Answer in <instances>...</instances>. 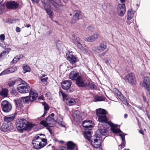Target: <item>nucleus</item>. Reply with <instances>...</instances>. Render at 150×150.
I'll return each instance as SVG.
<instances>
[{
    "instance_id": "obj_12",
    "label": "nucleus",
    "mask_w": 150,
    "mask_h": 150,
    "mask_svg": "<svg viewBox=\"0 0 150 150\" xmlns=\"http://www.w3.org/2000/svg\"><path fill=\"white\" fill-rule=\"evenodd\" d=\"M71 84V82L69 80H65L62 83V86L63 89L67 91L68 93H70L72 91L70 90Z\"/></svg>"
},
{
    "instance_id": "obj_26",
    "label": "nucleus",
    "mask_w": 150,
    "mask_h": 150,
    "mask_svg": "<svg viewBox=\"0 0 150 150\" xmlns=\"http://www.w3.org/2000/svg\"><path fill=\"white\" fill-rule=\"evenodd\" d=\"M106 43L105 42H103L97 47V49L98 50L102 52L106 49Z\"/></svg>"
},
{
    "instance_id": "obj_52",
    "label": "nucleus",
    "mask_w": 150,
    "mask_h": 150,
    "mask_svg": "<svg viewBox=\"0 0 150 150\" xmlns=\"http://www.w3.org/2000/svg\"><path fill=\"white\" fill-rule=\"evenodd\" d=\"M24 57V56L22 55H17V57L19 59H23Z\"/></svg>"
},
{
    "instance_id": "obj_11",
    "label": "nucleus",
    "mask_w": 150,
    "mask_h": 150,
    "mask_svg": "<svg viewBox=\"0 0 150 150\" xmlns=\"http://www.w3.org/2000/svg\"><path fill=\"white\" fill-rule=\"evenodd\" d=\"M126 81L132 85L135 84L136 82V79L134 74L133 73H131L127 75L125 79Z\"/></svg>"
},
{
    "instance_id": "obj_62",
    "label": "nucleus",
    "mask_w": 150,
    "mask_h": 150,
    "mask_svg": "<svg viewBox=\"0 0 150 150\" xmlns=\"http://www.w3.org/2000/svg\"><path fill=\"white\" fill-rule=\"evenodd\" d=\"M108 59L106 61H105V63L108 65V64H109V61H108Z\"/></svg>"
},
{
    "instance_id": "obj_63",
    "label": "nucleus",
    "mask_w": 150,
    "mask_h": 150,
    "mask_svg": "<svg viewBox=\"0 0 150 150\" xmlns=\"http://www.w3.org/2000/svg\"><path fill=\"white\" fill-rule=\"evenodd\" d=\"M127 114H125L124 115V118H127Z\"/></svg>"
},
{
    "instance_id": "obj_37",
    "label": "nucleus",
    "mask_w": 150,
    "mask_h": 150,
    "mask_svg": "<svg viewBox=\"0 0 150 150\" xmlns=\"http://www.w3.org/2000/svg\"><path fill=\"white\" fill-rule=\"evenodd\" d=\"M23 72L25 73L27 72H30V68L27 65L25 64L23 67Z\"/></svg>"
},
{
    "instance_id": "obj_15",
    "label": "nucleus",
    "mask_w": 150,
    "mask_h": 150,
    "mask_svg": "<svg viewBox=\"0 0 150 150\" xmlns=\"http://www.w3.org/2000/svg\"><path fill=\"white\" fill-rule=\"evenodd\" d=\"M13 128V124L11 123L9 124L4 123L1 127V131L4 132H7L12 130Z\"/></svg>"
},
{
    "instance_id": "obj_55",
    "label": "nucleus",
    "mask_w": 150,
    "mask_h": 150,
    "mask_svg": "<svg viewBox=\"0 0 150 150\" xmlns=\"http://www.w3.org/2000/svg\"><path fill=\"white\" fill-rule=\"evenodd\" d=\"M107 52V50L105 52H104L101 54H100V55L101 57V56H104L105 54Z\"/></svg>"
},
{
    "instance_id": "obj_54",
    "label": "nucleus",
    "mask_w": 150,
    "mask_h": 150,
    "mask_svg": "<svg viewBox=\"0 0 150 150\" xmlns=\"http://www.w3.org/2000/svg\"><path fill=\"white\" fill-rule=\"evenodd\" d=\"M16 32H18L21 31L20 28L18 27H16Z\"/></svg>"
},
{
    "instance_id": "obj_56",
    "label": "nucleus",
    "mask_w": 150,
    "mask_h": 150,
    "mask_svg": "<svg viewBox=\"0 0 150 150\" xmlns=\"http://www.w3.org/2000/svg\"><path fill=\"white\" fill-rule=\"evenodd\" d=\"M3 8H1V7H0V14L2 13L3 12Z\"/></svg>"
},
{
    "instance_id": "obj_5",
    "label": "nucleus",
    "mask_w": 150,
    "mask_h": 150,
    "mask_svg": "<svg viewBox=\"0 0 150 150\" xmlns=\"http://www.w3.org/2000/svg\"><path fill=\"white\" fill-rule=\"evenodd\" d=\"M28 121L23 118L18 119L16 123L17 128L20 132H22L25 129L27 124Z\"/></svg>"
},
{
    "instance_id": "obj_42",
    "label": "nucleus",
    "mask_w": 150,
    "mask_h": 150,
    "mask_svg": "<svg viewBox=\"0 0 150 150\" xmlns=\"http://www.w3.org/2000/svg\"><path fill=\"white\" fill-rule=\"evenodd\" d=\"M62 95V96L63 100H66L67 101V100L69 99V96L66 94H65L64 93L62 92H61Z\"/></svg>"
},
{
    "instance_id": "obj_58",
    "label": "nucleus",
    "mask_w": 150,
    "mask_h": 150,
    "mask_svg": "<svg viewBox=\"0 0 150 150\" xmlns=\"http://www.w3.org/2000/svg\"><path fill=\"white\" fill-rule=\"evenodd\" d=\"M47 110H44V112L43 115L42 116H44L45 115V114H46L47 113Z\"/></svg>"
},
{
    "instance_id": "obj_30",
    "label": "nucleus",
    "mask_w": 150,
    "mask_h": 150,
    "mask_svg": "<svg viewBox=\"0 0 150 150\" xmlns=\"http://www.w3.org/2000/svg\"><path fill=\"white\" fill-rule=\"evenodd\" d=\"M119 135L120 136L121 139L122 140V142L121 144H120V145L119 146H121V148H122L124 147L125 146V135L122 134H120Z\"/></svg>"
},
{
    "instance_id": "obj_44",
    "label": "nucleus",
    "mask_w": 150,
    "mask_h": 150,
    "mask_svg": "<svg viewBox=\"0 0 150 150\" xmlns=\"http://www.w3.org/2000/svg\"><path fill=\"white\" fill-rule=\"evenodd\" d=\"M15 21V20L13 19L10 18L7 20L6 22V23H8L9 24H11L13 23V22Z\"/></svg>"
},
{
    "instance_id": "obj_39",
    "label": "nucleus",
    "mask_w": 150,
    "mask_h": 150,
    "mask_svg": "<svg viewBox=\"0 0 150 150\" xmlns=\"http://www.w3.org/2000/svg\"><path fill=\"white\" fill-rule=\"evenodd\" d=\"M86 87H88L91 89H95L96 88V86L92 82H89L87 83V86Z\"/></svg>"
},
{
    "instance_id": "obj_59",
    "label": "nucleus",
    "mask_w": 150,
    "mask_h": 150,
    "mask_svg": "<svg viewBox=\"0 0 150 150\" xmlns=\"http://www.w3.org/2000/svg\"><path fill=\"white\" fill-rule=\"evenodd\" d=\"M143 100L144 101V102H145L146 100V97L144 96L143 97Z\"/></svg>"
},
{
    "instance_id": "obj_47",
    "label": "nucleus",
    "mask_w": 150,
    "mask_h": 150,
    "mask_svg": "<svg viewBox=\"0 0 150 150\" xmlns=\"http://www.w3.org/2000/svg\"><path fill=\"white\" fill-rule=\"evenodd\" d=\"M15 81H10L8 83V85L10 87L12 86L15 84Z\"/></svg>"
},
{
    "instance_id": "obj_45",
    "label": "nucleus",
    "mask_w": 150,
    "mask_h": 150,
    "mask_svg": "<svg viewBox=\"0 0 150 150\" xmlns=\"http://www.w3.org/2000/svg\"><path fill=\"white\" fill-rule=\"evenodd\" d=\"M43 105H44V110H48L49 109V107L47 104L45 102L43 103Z\"/></svg>"
},
{
    "instance_id": "obj_8",
    "label": "nucleus",
    "mask_w": 150,
    "mask_h": 150,
    "mask_svg": "<svg viewBox=\"0 0 150 150\" xmlns=\"http://www.w3.org/2000/svg\"><path fill=\"white\" fill-rule=\"evenodd\" d=\"M1 107L5 112H8L11 110L12 105L11 103L6 100H4L1 102Z\"/></svg>"
},
{
    "instance_id": "obj_21",
    "label": "nucleus",
    "mask_w": 150,
    "mask_h": 150,
    "mask_svg": "<svg viewBox=\"0 0 150 150\" xmlns=\"http://www.w3.org/2000/svg\"><path fill=\"white\" fill-rule=\"evenodd\" d=\"M66 56L68 60L72 64L75 63L76 62V58L73 55L72 52H67L66 53Z\"/></svg>"
},
{
    "instance_id": "obj_27",
    "label": "nucleus",
    "mask_w": 150,
    "mask_h": 150,
    "mask_svg": "<svg viewBox=\"0 0 150 150\" xmlns=\"http://www.w3.org/2000/svg\"><path fill=\"white\" fill-rule=\"evenodd\" d=\"M8 94V90L6 88H2L0 91V95L3 97H7Z\"/></svg>"
},
{
    "instance_id": "obj_4",
    "label": "nucleus",
    "mask_w": 150,
    "mask_h": 150,
    "mask_svg": "<svg viewBox=\"0 0 150 150\" xmlns=\"http://www.w3.org/2000/svg\"><path fill=\"white\" fill-rule=\"evenodd\" d=\"M100 134L96 133L95 135L92 137L91 142L92 146L95 148H97L100 147L101 144V137Z\"/></svg>"
},
{
    "instance_id": "obj_3",
    "label": "nucleus",
    "mask_w": 150,
    "mask_h": 150,
    "mask_svg": "<svg viewBox=\"0 0 150 150\" xmlns=\"http://www.w3.org/2000/svg\"><path fill=\"white\" fill-rule=\"evenodd\" d=\"M29 94V96L23 97L21 98V100L23 102L27 103H28L29 101L31 102L35 100L38 97V94L34 90L31 89L30 91Z\"/></svg>"
},
{
    "instance_id": "obj_40",
    "label": "nucleus",
    "mask_w": 150,
    "mask_h": 150,
    "mask_svg": "<svg viewBox=\"0 0 150 150\" xmlns=\"http://www.w3.org/2000/svg\"><path fill=\"white\" fill-rule=\"evenodd\" d=\"M40 79L41 81L42 82H45L47 81L48 77L46 76L45 75L42 74L40 77Z\"/></svg>"
},
{
    "instance_id": "obj_16",
    "label": "nucleus",
    "mask_w": 150,
    "mask_h": 150,
    "mask_svg": "<svg viewBox=\"0 0 150 150\" xmlns=\"http://www.w3.org/2000/svg\"><path fill=\"white\" fill-rule=\"evenodd\" d=\"M54 121V119L49 116L46 118V121L42 120L41 121L40 124L45 127L50 126V124Z\"/></svg>"
},
{
    "instance_id": "obj_49",
    "label": "nucleus",
    "mask_w": 150,
    "mask_h": 150,
    "mask_svg": "<svg viewBox=\"0 0 150 150\" xmlns=\"http://www.w3.org/2000/svg\"><path fill=\"white\" fill-rule=\"evenodd\" d=\"M87 29L92 32L94 30V28L93 26H89L87 27Z\"/></svg>"
},
{
    "instance_id": "obj_2",
    "label": "nucleus",
    "mask_w": 150,
    "mask_h": 150,
    "mask_svg": "<svg viewBox=\"0 0 150 150\" xmlns=\"http://www.w3.org/2000/svg\"><path fill=\"white\" fill-rule=\"evenodd\" d=\"M106 113L107 112L104 109L99 108L96 110V115L98 117V120L99 122L105 123L108 122L106 116Z\"/></svg>"
},
{
    "instance_id": "obj_31",
    "label": "nucleus",
    "mask_w": 150,
    "mask_h": 150,
    "mask_svg": "<svg viewBox=\"0 0 150 150\" xmlns=\"http://www.w3.org/2000/svg\"><path fill=\"white\" fill-rule=\"evenodd\" d=\"M85 137L88 141L90 142L91 137V132L90 131H87L85 132Z\"/></svg>"
},
{
    "instance_id": "obj_10",
    "label": "nucleus",
    "mask_w": 150,
    "mask_h": 150,
    "mask_svg": "<svg viewBox=\"0 0 150 150\" xmlns=\"http://www.w3.org/2000/svg\"><path fill=\"white\" fill-rule=\"evenodd\" d=\"M140 85L142 87H144L147 91H150V80L149 77H144L143 81L140 82Z\"/></svg>"
},
{
    "instance_id": "obj_43",
    "label": "nucleus",
    "mask_w": 150,
    "mask_h": 150,
    "mask_svg": "<svg viewBox=\"0 0 150 150\" xmlns=\"http://www.w3.org/2000/svg\"><path fill=\"white\" fill-rule=\"evenodd\" d=\"M15 102L16 107H18L20 106L21 105V102H22V101L21 100H21L18 99L15 100Z\"/></svg>"
},
{
    "instance_id": "obj_17",
    "label": "nucleus",
    "mask_w": 150,
    "mask_h": 150,
    "mask_svg": "<svg viewBox=\"0 0 150 150\" xmlns=\"http://www.w3.org/2000/svg\"><path fill=\"white\" fill-rule=\"evenodd\" d=\"M111 127V130L113 133L117 134L121 132L120 129L117 128L118 125L113 124L111 122H108L107 123Z\"/></svg>"
},
{
    "instance_id": "obj_35",
    "label": "nucleus",
    "mask_w": 150,
    "mask_h": 150,
    "mask_svg": "<svg viewBox=\"0 0 150 150\" xmlns=\"http://www.w3.org/2000/svg\"><path fill=\"white\" fill-rule=\"evenodd\" d=\"M117 96L118 98L123 102L124 104L125 105L128 104L125 98L121 93H120V94H119Z\"/></svg>"
},
{
    "instance_id": "obj_22",
    "label": "nucleus",
    "mask_w": 150,
    "mask_h": 150,
    "mask_svg": "<svg viewBox=\"0 0 150 150\" xmlns=\"http://www.w3.org/2000/svg\"><path fill=\"white\" fill-rule=\"evenodd\" d=\"M16 115V113H15L14 114L4 117V120L5 122L8 123V124L11 123V122L15 118Z\"/></svg>"
},
{
    "instance_id": "obj_9",
    "label": "nucleus",
    "mask_w": 150,
    "mask_h": 150,
    "mask_svg": "<svg viewBox=\"0 0 150 150\" xmlns=\"http://www.w3.org/2000/svg\"><path fill=\"white\" fill-rule=\"evenodd\" d=\"M42 5L46 11L47 14L50 17H52L53 15V13L50 8V4L48 2L47 0H42Z\"/></svg>"
},
{
    "instance_id": "obj_34",
    "label": "nucleus",
    "mask_w": 150,
    "mask_h": 150,
    "mask_svg": "<svg viewBox=\"0 0 150 150\" xmlns=\"http://www.w3.org/2000/svg\"><path fill=\"white\" fill-rule=\"evenodd\" d=\"M26 125L27 126H26L24 129V130L26 131L30 130L32 128L35 126V125L34 124H33L29 122L28 121L27 124Z\"/></svg>"
},
{
    "instance_id": "obj_6",
    "label": "nucleus",
    "mask_w": 150,
    "mask_h": 150,
    "mask_svg": "<svg viewBox=\"0 0 150 150\" xmlns=\"http://www.w3.org/2000/svg\"><path fill=\"white\" fill-rule=\"evenodd\" d=\"M18 89L19 92L20 93H25L29 92L30 89V87L28 83L23 81V82L18 85Z\"/></svg>"
},
{
    "instance_id": "obj_51",
    "label": "nucleus",
    "mask_w": 150,
    "mask_h": 150,
    "mask_svg": "<svg viewBox=\"0 0 150 150\" xmlns=\"http://www.w3.org/2000/svg\"><path fill=\"white\" fill-rule=\"evenodd\" d=\"M58 150H67V148L64 146L59 147Z\"/></svg>"
},
{
    "instance_id": "obj_53",
    "label": "nucleus",
    "mask_w": 150,
    "mask_h": 150,
    "mask_svg": "<svg viewBox=\"0 0 150 150\" xmlns=\"http://www.w3.org/2000/svg\"><path fill=\"white\" fill-rule=\"evenodd\" d=\"M50 2L51 3H52V4L54 6H55L57 4V3L53 0H51L50 1Z\"/></svg>"
},
{
    "instance_id": "obj_33",
    "label": "nucleus",
    "mask_w": 150,
    "mask_h": 150,
    "mask_svg": "<svg viewBox=\"0 0 150 150\" xmlns=\"http://www.w3.org/2000/svg\"><path fill=\"white\" fill-rule=\"evenodd\" d=\"M135 12L134 13L131 10H129L127 11V18L128 20H130L133 17Z\"/></svg>"
},
{
    "instance_id": "obj_13",
    "label": "nucleus",
    "mask_w": 150,
    "mask_h": 150,
    "mask_svg": "<svg viewBox=\"0 0 150 150\" xmlns=\"http://www.w3.org/2000/svg\"><path fill=\"white\" fill-rule=\"evenodd\" d=\"M81 13V11L79 10H76V11L71 21V23L72 24H74L77 21L82 18Z\"/></svg>"
},
{
    "instance_id": "obj_57",
    "label": "nucleus",
    "mask_w": 150,
    "mask_h": 150,
    "mask_svg": "<svg viewBox=\"0 0 150 150\" xmlns=\"http://www.w3.org/2000/svg\"><path fill=\"white\" fill-rule=\"evenodd\" d=\"M139 133L142 134H144L142 130H139Z\"/></svg>"
},
{
    "instance_id": "obj_20",
    "label": "nucleus",
    "mask_w": 150,
    "mask_h": 150,
    "mask_svg": "<svg viewBox=\"0 0 150 150\" xmlns=\"http://www.w3.org/2000/svg\"><path fill=\"white\" fill-rule=\"evenodd\" d=\"M6 6L8 9H16L18 6V4L14 1H9L6 3Z\"/></svg>"
},
{
    "instance_id": "obj_41",
    "label": "nucleus",
    "mask_w": 150,
    "mask_h": 150,
    "mask_svg": "<svg viewBox=\"0 0 150 150\" xmlns=\"http://www.w3.org/2000/svg\"><path fill=\"white\" fill-rule=\"evenodd\" d=\"M10 49L9 48H6L4 50L3 52L1 53L4 56L8 54L10 51Z\"/></svg>"
},
{
    "instance_id": "obj_25",
    "label": "nucleus",
    "mask_w": 150,
    "mask_h": 150,
    "mask_svg": "<svg viewBox=\"0 0 150 150\" xmlns=\"http://www.w3.org/2000/svg\"><path fill=\"white\" fill-rule=\"evenodd\" d=\"M15 68V67H12L11 68H9L7 69H5L1 73V75H3L13 72L15 70V69L13 70V69H14Z\"/></svg>"
},
{
    "instance_id": "obj_19",
    "label": "nucleus",
    "mask_w": 150,
    "mask_h": 150,
    "mask_svg": "<svg viewBox=\"0 0 150 150\" xmlns=\"http://www.w3.org/2000/svg\"><path fill=\"white\" fill-rule=\"evenodd\" d=\"M99 35L98 33H94L92 36L87 37L84 39L85 41L88 42H92L96 40L98 38Z\"/></svg>"
},
{
    "instance_id": "obj_64",
    "label": "nucleus",
    "mask_w": 150,
    "mask_h": 150,
    "mask_svg": "<svg viewBox=\"0 0 150 150\" xmlns=\"http://www.w3.org/2000/svg\"><path fill=\"white\" fill-rule=\"evenodd\" d=\"M46 128L47 129H48V131L50 132V133L51 132V131L49 128L47 127Z\"/></svg>"
},
{
    "instance_id": "obj_1",
    "label": "nucleus",
    "mask_w": 150,
    "mask_h": 150,
    "mask_svg": "<svg viewBox=\"0 0 150 150\" xmlns=\"http://www.w3.org/2000/svg\"><path fill=\"white\" fill-rule=\"evenodd\" d=\"M45 138V135L43 134H38L35 136L32 140L33 147L37 149L43 147L47 143V140Z\"/></svg>"
},
{
    "instance_id": "obj_32",
    "label": "nucleus",
    "mask_w": 150,
    "mask_h": 150,
    "mask_svg": "<svg viewBox=\"0 0 150 150\" xmlns=\"http://www.w3.org/2000/svg\"><path fill=\"white\" fill-rule=\"evenodd\" d=\"M73 116L75 120L79 119L81 117V113L78 111H75L73 115Z\"/></svg>"
},
{
    "instance_id": "obj_14",
    "label": "nucleus",
    "mask_w": 150,
    "mask_h": 150,
    "mask_svg": "<svg viewBox=\"0 0 150 150\" xmlns=\"http://www.w3.org/2000/svg\"><path fill=\"white\" fill-rule=\"evenodd\" d=\"M76 84L79 87H86L87 86L86 81L80 76H78L76 80Z\"/></svg>"
},
{
    "instance_id": "obj_48",
    "label": "nucleus",
    "mask_w": 150,
    "mask_h": 150,
    "mask_svg": "<svg viewBox=\"0 0 150 150\" xmlns=\"http://www.w3.org/2000/svg\"><path fill=\"white\" fill-rule=\"evenodd\" d=\"M19 60L18 58L17 57V56L16 57H15L13 59L11 63L12 64L16 63L17 61Z\"/></svg>"
},
{
    "instance_id": "obj_36",
    "label": "nucleus",
    "mask_w": 150,
    "mask_h": 150,
    "mask_svg": "<svg viewBox=\"0 0 150 150\" xmlns=\"http://www.w3.org/2000/svg\"><path fill=\"white\" fill-rule=\"evenodd\" d=\"M87 122L86 121H84L83 122L82 125L86 129L90 130L92 128V125L86 124Z\"/></svg>"
},
{
    "instance_id": "obj_38",
    "label": "nucleus",
    "mask_w": 150,
    "mask_h": 150,
    "mask_svg": "<svg viewBox=\"0 0 150 150\" xmlns=\"http://www.w3.org/2000/svg\"><path fill=\"white\" fill-rule=\"evenodd\" d=\"M95 101H103L105 100V98L103 96H96L95 97Z\"/></svg>"
},
{
    "instance_id": "obj_50",
    "label": "nucleus",
    "mask_w": 150,
    "mask_h": 150,
    "mask_svg": "<svg viewBox=\"0 0 150 150\" xmlns=\"http://www.w3.org/2000/svg\"><path fill=\"white\" fill-rule=\"evenodd\" d=\"M5 38V36L4 34H2L0 35V39L1 40H4Z\"/></svg>"
},
{
    "instance_id": "obj_46",
    "label": "nucleus",
    "mask_w": 150,
    "mask_h": 150,
    "mask_svg": "<svg viewBox=\"0 0 150 150\" xmlns=\"http://www.w3.org/2000/svg\"><path fill=\"white\" fill-rule=\"evenodd\" d=\"M113 90L114 92L116 94L117 96L119 95V94H120V93H121L119 90L117 88H114L113 89Z\"/></svg>"
},
{
    "instance_id": "obj_7",
    "label": "nucleus",
    "mask_w": 150,
    "mask_h": 150,
    "mask_svg": "<svg viewBox=\"0 0 150 150\" xmlns=\"http://www.w3.org/2000/svg\"><path fill=\"white\" fill-rule=\"evenodd\" d=\"M73 42L75 45L79 48L81 50L83 51L87 52L88 51L85 45L83 44V42L79 38L77 37H74V40Z\"/></svg>"
},
{
    "instance_id": "obj_18",
    "label": "nucleus",
    "mask_w": 150,
    "mask_h": 150,
    "mask_svg": "<svg viewBox=\"0 0 150 150\" xmlns=\"http://www.w3.org/2000/svg\"><path fill=\"white\" fill-rule=\"evenodd\" d=\"M117 12L120 16H123L125 12V6L124 4H119L117 6Z\"/></svg>"
},
{
    "instance_id": "obj_28",
    "label": "nucleus",
    "mask_w": 150,
    "mask_h": 150,
    "mask_svg": "<svg viewBox=\"0 0 150 150\" xmlns=\"http://www.w3.org/2000/svg\"><path fill=\"white\" fill-rule=\"evenodd\" d=\"M67 146L68 149L72 150L75 147L76 144L71 141H69L67 142Z\"/></svg>"
},
{
    "instance_id": "obj_60",
    "label": "nucleus",
    "mask_w": 150,
    "mask_h": 150,
    "mask_svg": "<svg viewBox=\"0 0 150 150\" xmlns=\"http://www.w3.org/2000/svg\"><path fill=\"white\" fill-rule=\"evenodd\" d=\"M32 1H33L35 2L38 3L39 2L40 0H32Z\"/></svg>"
},
{
    "instance_id": "obj_24",
    "label": "nucleus",
    "mask_w": 150,
    "mask_h": 150,
    "mask_svg": "<svg viewBox=\"0 0 150 150\" xmlns=\"http://www.w3.org/2000/svg\"><path fill=\"white\" fill-rule=\"evenodd\" d=\"M108 129L107 128L103 126L101 127L100 129L97 130L96 133L100 132L101 134L105 136L107 135V133H108Z\"/></svg>"
},
{
    "instance_id": "obj_29",
    "label": "nucleus",
    "mask_w": 150,
    "mask_h": 150,
    "mask_svg": "<svg viewBox=\"0 0 150 150\" xmlns=\"http://www.w3.org/2000/svg\"><path fill=\"white\" fill-rule=\"evenodd\" d=\"M66 103L68 105L71 106L75 104L76 103V101L74 98H69L67 99Z\"/></svg>"
},
{
    "instance_id": "obj_61",
    "label": "nucleus",
    "mask_w": 150,
    "mask_h": 150,
    "mask_svg": "<svg viewBox=\"0 0 150 150\" xmlns=\"http://www.w3.org/2000/svg\"><path fill=\"white\" fill-rule=\"evenodd\" d=\"M49 116H50L51 117H53L54 116V114L53 113H52L50 114Z\"/></svg>"
},
{
    "instance_id": "obj_23",
    "label": "nucleus",
    "mask_w": 150,
    "mask_h": 150,
    "mask_svg": "<svg viewBox=\"0 0 150 150\" xmlns=\"http://www.w3.org/2000/svg\"><path fill=\"white\" fill-rule=\"evenodd\" d=\"M79 73L76 69H74L70 74V78L72 80H76L79 76Z\"/></svg>"
}]
</instances>
